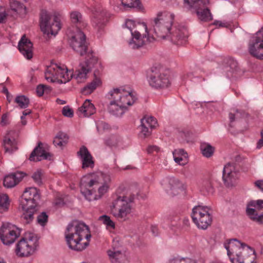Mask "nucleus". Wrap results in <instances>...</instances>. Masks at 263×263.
I'll return each instance as SVG.
<instances>
[{"label":"nucleus","instance_id":"9d476101","mask_svg":"<svg viewBox=\"0 0 263 263\" xmlns=\"http://www.w3.org/2000/svg\"><path fill=\"white\" fill-rule=\"evenodd\" d=\"M211 211L209 206L202 205H198L193 208L192 218L198 228L206 229L211 223Z\"/></svg>","mask_w":263,"mask_h":263},{"label":"nucleus","instance_id":"5701e85b","mask_svg":"<svg viewBox=\"0 0 263 263\" xmlns=\"http://www.w3.org/2000/svg\"><path fill=\"white\" fill-rule=\"evenodd\" d=\"M78 155L82 162V167L83 169L92 168L94 167L93 157L85 146H82L80 147L78 152Z\"/></svg>","mask_w":263,"mask_h":263},{"label":"nucleus","instance_id":"f704fd0d","mask_svg":"<svg viewBox=\"0 0 263 263\" xmlns=\"http://www.w3.org/2000/svg\"><path fill=\"white\" fill-rule=\"evenodd\" d=\"M200 150L203 156L206 158L211 157L215 152V147L209 143H203L200 145Z\"/></svg>","mask_w":263,"mask_h":263},{"label":"nucleus","instance_id":"dca6fc26","mask_svg":"<svg viewBox=\"0 0 263 263\" xmlns=\"http://www.w3.org/2000/svg\"><path fill=\"white\" fill-rule=\"evenodd\" d=\"M249 51L253 57L263 59V27L251 38L249 44Z\"/></svg>","mask_w":263,"mask_h":263},{"label":"nucleus","instance_id":"412c9836","mask_svg":"<svg viewBox=\"0 0 263 263\" xmlns=\"http://www.w3.org/2000/svg\"><path fill=\"white\" fill-rule=\"evenodd\" d=\"M111 249L107 251V255L111 263H128V258L124 252L116 247V241Z\"/></svg>","mask_w":263,"mask_h":263},{"label":"nucleus","instance_id":"4c0bfd02","mask_svg":"<svg viewBox=\"0 0 263 263\" xmlns=\"http://www.w3.org/2000/svg\"><path fill=\"white\" fill-rule=\"evenodd\" d=\"M31 177L36 184L38 185L42 184L44 177L43 171L41 169H37L32 173Z\"/></svg>","mask_w":263,"mask_h":263},{"label":"nucleus","instance_id":"3c124183","mask_svg":"<svg viewBox=\"0 0 263 263\" xmlns=\"http://www.w3.org/2000/svg\"><path fill=\"white\" fill-rule=\"evenodd\" d=\"M46 86L44 85H40L36 87V93L39 96L43 95Z\"/></svg>","mask_w":263,"mask_h":263},{"label":"nucleus","instance_id":"09e8293b","mask_svg":"<svg viewBox=\"0 0 263 263\" xmlns=\"http://www.w3.org/2000/svg\"><path fill=\"white\" fill-rule=\"evenodd\" d=\"M63 115L67 117L71 118L73 116V111L69 106H66L63 107L62 109Z\"/></svg>","mask_w":263,"mask_h":263},{"label":"nucleus","instance_id":"4468645a","mask_svg":"<svg viewBox=\"0 0 263 263\" xmlns=\"http://www.w3.org/2000/svg\"><path fill=\"white\" fill-rule=\"evenodd\" d=\"M68 35L70 46L80 55H83L87 50L85 35L79 28L74 31L69 30Z\"/></svg>","mask_w":263,"mask_h":263},{"label":"nucleus","instance_id":"20e7f679","mask_svg":"<svg viewBox=\"0 0 263 263\" xmlns=\"http://www.w3.org/2000/svg\"><path fill=\"white\" fill-rule=\"evenodd\" d=\"M106 96L109 100L107 110L117 117L122 116L127 107L132 105L136 100L135 93L129 88L124 87L112 88Z\"/></svg>","mask_w":263,"mask_h":263},{"label":"nucleus","instance_id":"7c9ffc66","mask_svg":"<svg viewBox=\"0 0 263 263\" xmlns=\"http://www.w3.org/2000/svg\"><path fill=\"white\" fill-rule=\"evenodd\" d=\"M22 198L26 200L37 201L40 198V195L36 187H29L26 189L22 195Z\"/></svg>","mask_w":263,"mask_h":263},{"label":"nucleus","instance_id":"f257e3e1","mask_svg":"<svg viewBox=\"0 0 263 263\" xmlns=\"http://www.w3.org/2000/svg\"><path fill=\"white\" fill-rule=\"evenodd\" d=\"M111 183L109 173L96 171L83 176L80 182L81 193L89 201L98 200L108 191Z\"/></svg>","mask_w":263,"mask_h":263},{"label":"nucleus","instance_id":"052dcab7","mask_svg":"<svg viewBox=\"0 0 263 263\" xmlns=\"http://www.w3.org/2000/svg\"><path fill=\"white\" fill-rule=\"evenodd\" d=\"M57 102L59 104H61V105H63L66 103V102L64 100H61L59 99H57Z\"/></svg>","mask_w":263,"mask_h":263},{"label":"nucleus","instance_id":"0eeeda50","mask_svg":"<svg viewBox=\"0 0 263 263\" xmlns=\"http://www.w3.org/2000/svg\"><path fill=\"white\" fill-rule=\"evenodd\" d=\"M125 27L130 31L131 38L128 40L129 46L133 49L143 46L146 42H152L155 40L151 31L147 29L145 23L139 20H127Z\"/></svg>","mask_w":263,"mask_h":263},{"label":"nucleus","instance_id":"1a4fd4ad","mask_svg":"<svg viewBox=\"0 0 263 263\" xmlns=\"http://www.w3.org/2000/svg\"><path fill=\"white\" fill-rule=\"evenodd\" d=\"M39 246L36 234L27 232L16 245L15 253L18 257H29L34 253Z\"/></svg>","mask_w":263,"mask_h":263},{"label":"nucleus","instance_id":"6e6552de","mask_svg":"<svg viewBox=\"0 0 263 263\" xmlns=\"http://www.w3.org/2000/svg\"><path fill=\"white\" fill-rule=\"evenodd\" d=\"M134 199V195L118 196L110 206L111 214L116 218L123 221L128 219L133 213L132 202Z\"/></svg>","mask_w":263,"mask_h":263},{"label":"nucleus","instance_id":"f3484780","mask_svg":"<svg viewBox=\"0 0 263 263\" xmlns=\"http://www.w3.org/2000/svg\"><path fill=\"white\" fill-rule=\"evenodd\" d=\"M246 213L251 220L258 223L262 224L263 200H253L249 202L247 206Z\"/></svg>","mask_w":263,"mask_h":263},{"label":"nucleus","instance_id":"a211bd4d","mask_svg":"<svg viewBox=\"0 0 263 263\" xmlns=\"http://www.w3.org/2000/svg\"><path fill=\"white\" fill-rule=\"evenodd\" d=\"M160 183L164 190L173 194L178 193L184 189L183 182L174 177H164L160 181Z\"/></svg>","mask_w":263,"mask_h":263},{"label":"nucleus","instance_id":"0e129e2a","mask_svg":"<svg viewBox=\"0 0 263 263\" xmlns=\"http://www.w3.org/2000/svg\"><path fill=\"white\" fill-rule=\"evenodd\" d=\"M4 91L7 94V95H8V92L7 89H4Z\"/></svg>","mask_w":263,"mask_h":263},{"label":"nucleus","instance_id":"c03bdc74","mask_svg":"<svg viewBox=\"0 0 263 263\" xmlns=\"http://www.w3.org/2000/svg\"><path fill=\"white\" fill-rule=\"evenodd\" d=\"M123 5L128 7H137L139 5V0H121Z\"/></svg>","mask_w":263,"mask_h":263},{"label":"nucleus","instance_id":"bf43d9fd","mask_svg":"<svg viewBox=\"0 0 263 263\" xmlns=\"http://www.w3.org/2000/svg\"><path fill=\"white\" fill-rule=\"evenodd\" d=\"M31 111L30 109H26L23 112L22 116H23V117H25V116L29 115L31 113Z\"/></svg>","mask_w":263,"mask_h":263},{"label":"nucleus","instance_id":"de8ad7c7","mask_svg":"<svg viewBox=\"0 0 263 263\" xmlns=\"http://www.w3.org/2000/svg\"><path fill=\"white\" fill-rule=\"evenodd\" d=\"M48 216L45 213H42L37 217V222L41 226H44L47 221Z\"/></svg>","mask_w":263,"mask_h":263},{"label":"nucleus","instance_id":"c85d7f7f","mask_svg":"<svg viewBox=\"0 0 263 263\" xmlns=\"http://www.w3.org/2000/svg\"><path fill=\"white\" fill-rule=\"evenodd\" d=\"M24 177V174L21 172L7 175L4 179V185L8 188L12 187L16 185Z\"/></svg>","mask_w":263,"mask_h":263},{"label":"nucleus","instance_id":"338daca9","mask_svg":"<svg viewBox=\"0 0 263 263\" xmlns=\"http://www.w3.org/2000/svg\"><path fill=\"white\" fill-rule=\"evenodd\" d=\"M146 197V195H144V196H143V197H141V198H144V197Z\"/></svg>","mask_w":263,"mask_h":263},{"label":"nucleus","instance_id":"e2e57ef3","mask_svg":"<svg viewBox=\"0 0 263 263\" xmlns=\"http://www.w3.org/2000/svg\"><path fill=\"white\" fill-rule=\"evenodd\" d=\"M0 263H6L4 259L0 257Z\"/></svg>","mask_w":263,"mask_h":263},{"label":"nucleus","instance_id":"ea45409f","mask_svg":"<svg viewBox=\"0 0 263 263\" xmlns=\"http://www.w3.org/2000/svg\"><path fill=\"white\" fill-rule=\"evenodd\" d=\"M96 127L98 133H103L109 129V125L102 120H99L96 122Z\"/></svg>","mask_w":263,"mask_h":263},{"label":"nucleus","instance_id":"a19ab883","mask_svg":"<svg viewBox=\"0 0 263 263\" xmlns=\"http://www.w3.org/2000/svg\"><path fill=\"white\" fill-rule=\"evenodd\" d=\"M170 263H198V262L187 257H177L172 259Z\"/></svg>","mask_w":263,"mask_h":263},{"label":"nucleus","instance_id":"864d4df0","mask_svg":"<svg viewBox=\"0 0 263 263\" xmlns=\"http://www.w3.org/2000/svg\"><path fill=\"white\" fill-rule=\"evenodd\" d=\"M255 186L259 190L263 191V180H259L255 182Z\"/></svg>","mask_w":263,"mask_h":263},{"label":"nucleus","instance_id":"9b49d317","mask_svg":"<svg viewBox=\"0 0 263 263\" xmlns=\"http://www.w3.org/2000/svg\"><path fill=\"white\" fill-rule=\"evenodd\" d=\"M147 81L151 86L156 89L167 88L171 83L169 71L156 67L152 69Z\"/></svg>","mask_w":263,"mask_h":263},{"label":"nucleus","instance_id":"6e6d98bb","mask_svg":"<svg viewBox=\"0 0 263 263\" xmlns=\"http://www.w3.org/2000/svg\"><path fill=\"white\" fill-rule=\"evenodd\" d=\"M7 120H8V115L7 114H4L2 116V123L4 125H6L7 123Z\"/></svg>","mask_w":263,"mask_h":263},{"label":"nucleus","instance_id":"f8f14e48","mask_svg":"<svg viewBox=\"0 0 263 263\" xmlns=\"http://www.w3.org/2000/svg\"><path fill=\"white\" fill-rule=\"evenodd\" d=\"M184 3L194 10L200 21L207 22L213 20V15L208 8L210 0H184Z\"/></svg>","mask_w":263,"mask_h":263},{"label":"nucleus","instance_id":"37998d69","mask_svg":"<svg viewBox=\"0 0 263 263\" xmlns=\"http://www.w3.org/2000/svg\"><path fill=\"white\" fill-rule=\"evenodd\" d=\"M203 192L208 195H213L214 189L210 182H206L203 186Z\"/></svg>","mask_w":263,"mask_h":263},{"label":"nucleus","instance_id":"7ed1b4c3","mask_svg":"<svg viewBox=\"0 0 263 263\" xmlns=\"http://www.w3.org/2000/svg\"><path fill=\"white\" fill-rule=\"evenodd\" d=\"M89 70L82 63L74 73L69 70L64 65L51 63L47 66L45 71V78L47 81L58 84L66 83L72 78L81 83L87 78Z\"/></svg>","mask_w":263,"mask_h":263},{"label":"nucleus","instance_id":"6ab92c4d","mask_svg":"<svg viewBox=\"0 0 263 263\" xmlns=\"http://www.w3.org/2000/svg\"><path fill=\"white\" fill-rule=\"evenodd\" d=\"M21 205L23 210L22 217L27 223H29L33 219V215L37 211L36 201L22 198Z\"/></svg>","mask_w":263,"mask_h":263},{"label":"nucleus","instance_id":"423d86ee","mask_svg":"<svg viewBox=\"0 0 263 263\" xmlns=\"http://www.w3.org/2000/svg\"><path fill=\"white\" fill-rule=\"evenodd\" d=\"M223 246L232 263H254L255 252L250 246L236 239L226 240Z\"/></svg>","mask_w":263,"mask_h":263},{"label":"nucleus","instance_id":"680f3d73","mask_svg":"<svg viewBox=\"0 0 263 263\" xmlns=\"http://www.w3.org/2000/svg\"><path fill=\"white\" fill-rule=\"evenodd\" d=\"M21 122H22V123L23 125H25L26 124V123H27V121L26 120H25L24 119H25V117H23V116H21Z\"/></svg>","mask_w":263,"mask_h":263},{"label":"nucleus","instance_id":"c756f323","mask_svg":"<svg viewBox=\"0 0 263 263\" xmlns=\"http://www.w3.org/2000/svg\"><path fill=\"white\" fill-rule=\"evenodd\" d=\"M174 160L176 163L184 165L187 162V154L183 149H176L173 152Z\"/></svg>","mask_w":263,"mask_h":263},{"label":"nucleus","instance_id":"4d7b16f0","mask_svg":"<svg viewBox=\"0 0 263 263\" xmlns=\"http://www.w3.org/2000/svg\"><path fill=\"white\" fill-rule=\"evenodd\" d=\"M6 18V14L5 12L0 13V23L4 22Z\"/></svg>","mask_w":263,"mask_h":263},{"label":"nucleus","instance_id":"49530a36","mask_svg":"<svg viewBox=\"0 0 263 263\" xmlns=\"http://www.w3.org/2000/svg\"><path fill=\"white\" fill-rule=\"evenodd\" d=\"M93 23L95 24V27L97 28L98 30L101 29L105 25L106 21L103 20V21L101 20V18L99 17H97L95 18L93 21Z\"/></svg>","mask_w":263,"mask_h":263},{"label":"nucleus","instance_id":"a18cd8bd","mask_svg":"<svg viewBox=\"0 0 263 263\" xmlns=\"http://www.w3.org/2000/svg\"><path fill=\"white\" fill-rule=\"evenodd\" d=\"M140 136L143 138L148 136L149 135H150V134L151 133V132L150 130V129H151L146 126H142L141 125V126L140 127Z\"/></svg>","mask_w":263,"mask_h":263},{"label":"nucleus","instance_id":"69168bd1","mask_svg":"<svg viewBox=\"0 0 263 263\" xmlns=\"http://www.w3.org/2000/svg\"><path fill=\"white\" fill-rule=\"evenodd\" d=\"M7 99H8V101H9V102H10L11 100H10V98H9V96H8V95H7Z\"/></svg>","mask_w":263,"mask_h":263},{"label":"nucleus","instance_id":"aec40b11","mask_svg":"<svg viewBox=\"0 0 263 263\" xmlns=\"http://www.w3.org/2000/svg\"><path fill=\"white\" fill-rule=\"evenodd\" d=\"M82 63L89 71L93 69V71H99L102 72L103 66L101 61L97 54L92 51H88L86 53L85 60Z\"/></svg>","mask_w":263,"mask_h":263},{"label":"nucleus","instance_id":"f03ea898","mask_svg":"<svg viewBox=\"0 0 263 263\" xmlns=\"http://www.w3.org/2000/svg\"><path fill=\"white\" fill-rule=\"evenodd\" d=\"M174 15L168 12H159L152 22L153 31L159 39L169 40L177 45H183L187 41V34L180 30L172 31Z\"/></svg>","mask_w":263,"mask_h":263},{"label":"nucleus","instance_id":"603ef678","mask_svg":"<svg viewBox=\"0 0 263 263\" xmlns=\"http://www.w3.org/2000/svg\"><path fill=\"white\" fill-rule=\"evenodd\" d=\"M213 24L218 26V27H227L228 26L227 23L226 22H222L219 21H216L214 22Z\"/></svg>","mask_w":263,"mask_h":263},{"label":"nucleus","instance_id":"72a5a7b5","mask_svg":"<svg viewBox=\"0 0 263 263\" xmlns=\"http://www.w3.org/2000/svg\"><path fill=\"white\" fill-rule=\"evenodd\" d=\"M68 139V137L66 134L60 132L54 137L53 143L55 146L62 147L67 143Z\"/></svg>","mask_w":263,"mask_h":263},{"label":"nucleus","instance_id":"a878e982","mask_svg":"<svg viewBox=\"0 0 263 263\" xmlns=\"http://www.w3.org/2000/svg\"><path fill=\"white\" fill-rule=\"evenodd\" d=\"M237 178L238 174L235 167L230 163L226 165L223 170V179L225 183L228 186L232 185Z\"/></svg>","mask_w":263,"mask_h":263},{"label":"nucleus","instance_id":"2f4dec72","mask_svg":"<svg viewBox=\"0 0 263 263\" xmlns=\"http://www.w3.org/2000/svg\"><path fill=\"white\" fill-rule=\"evenodd\" d=\"M25 0H10V5L12 10L19 14L26 13V7L24 4Z\"/></svg>","mask_w":263,"mask_h":263},{"label":"nucleus","instance_id":"c9c22d12","mask_svg":"<svg viewBox=\"0 0 263 263\" xmlns=\"http://www.w3.org/2000/svg\"><path fill=\"white\" fill-rule=\"evenodd\" d=\"M99 220L106 226V229L108 231H112L115 229V223L108 216L102 215L99 218Z\"/></svg>","mask_w":263,"mask_h":263},{"label":"nucleus","instance_id":"b1692460","mask_svg":"<svg viewBox=\"0 0 263 263\" xmlns=\"http://www.w3.org/2000/svg\"><path fill=\"white\" fill-rule=\"evenodd\" d=\"M18 48L20 52L27 59H30L33 55V45L31 41L23 35L18 44Z\"/></svg>","mask_w":263,"mask_h":263},{"label":"nucleus","instance_id":"2eb2a0df","mask_svg":"<svg viewBox=\"0 0 263 263\" xmlns=\"http://www.w3.org/2000/svg\"><path fill=\"white\" fill-rule=\"evenodd\" d=\"M21 229L11 223H4L0 228V239L5 245L15 242L21 235Z\"/></svg>","mask_w":263,"mask_h":263},{"label":"nucleus","instance_id":"58836bf2","mask_svg":"<svg viewBox=\"0 0 263 263\" xmlns=\"http://www.w3.org/2000/svg\"><path fill=\"white\" fill-rule=\"evenodd\" d=\"M15 102L18 104L20 107L25 108L28 107L29 101L28 98L24 96H19L15 99Z\"/></svg>","mask_w":263,"mask_h":263},{"label":"nucleus","instance_id":"bb28decb","mask_svg":"<svg viewBox=\"0 0 263 263\" xmlns=\"http://www.w3.org/2000/svg\"><path fill=\"white\" fill-rule=\"evenodd\" d=\"M3 146L6 152L11 154L17 149V142L13 132H8L3 139Z\"/></svg>","mask_w":263,"mask_h":263},{"label":"nucleus","instance_id":"79ce46f5","mask_svg":"<svg viewBox=\"0 0 263 263\" xmlns=\"http://www.w3.org/2000/svg\"><path fill=\"white\" fill-rule=\"evenodd\" d=\"M70 19L73 23H80L82 21V16L80 12L73 11L70 13Z\"/></svg>","mask_w":263,"mask_h":263},{"label":"nucleus","instance_id":"8fccbe9b","mask_svg":"<svg viewBox=\"0 0 263 263\" xmlns=\"http://www.w3.org/2000/svg\"><path fill=\"white\" fill-rule=\"evenodd\" d=\"M147 152L148 154H153L154 152H158L159 151V148L155 145H149L146 149Z\"/></svg>","mask_w":263,"mask_h":263},{"label":"nucleus","instance_id":"393cba45","mask_svg":"<svg viewBox=\"0 0 263 263\" xmlns=\"http://www.w3.org/2000/svg\"><path fill=\"white\" fill-rule=\"evenodd\" d=\"M102 73L99 71H93L92 80L86 85L82 89V92L85 95L90 94L97 88L102 85Z\"/></svg>","mask_w":263,"mask_h":263},{"label":"nucleus","instance_id":"774afa93","mask_svg":"<svg viewBox=\"0 0 263 263\" xmlns=\"http://www.w3.org/2000/svg\"><path fill=\"white\" fill-rule=\"evenodd\" d=\"M263 2V0H261Z\"/></svg>","mask_w":263,"mask_h":263},{"label":"nucleus","instance_id":"e433bc0d","mask_svg":"<svg viewBox=\"0 0 263 263\" xmlns=\"http://www.w3.org/2000/svg\"><path fill=\"white\" fill-rule=\"evenodd\" d=\"M141 125L152 129L156 127L157 121L152 116H146L141 120Z\"/></svg>","mask_w":263,"mask_h":263},{"label":"nucleus","instance_id":"4be33fe9","mask_svg":"<svg viewBox=\"0 0 263 263\" xmlns=\"http://www.w3.org/2000/svg\"><path fill=\"white\" fill-rule=\"evenodd\" d=\"M51 159V155L41 143H39L38 146L32 152L29 158V160L33 161H38L43 160H50Z\"/></svg>","mask_w":263,"mask_h":263},{"label":"nucleus","instance_id":"ddd939ff","mask_svg":"<svg viewBox=\"0 0 263 263\" xmlns=\"http://www.w3.org/2000/svg\"><path fill=\"white\" fill-rule=\"evenodd\" d=\"M40 27L42 31L48 36H55L61 29L58 18L46 11H42L40 18Z\"/></svg>","mask_w":263,"mask_h":263},{"label":"nucleus","instance_id":"cd10ccee","mask_svg":"<svg viewBox=\"0 0 263 263\" xmlns=\"http://www.w3.org/2000/svg\"><path fill=\"white\" fill-rule=\"evenodd\" d=\"M96 112V108L91 101L85 100L82 105L80 107L77 111L78 116L80 117H88Z\"/></svg>","mask_w":263,"mask_h":263},{"label":"nucleus","instance_id":"39448f33","mask_svg":"<svg viewBox=\"0 0 263 263\" xmlns=\"http://www.w3.org/2000/svg\"><path fill=\"white\" fill-rule=\"evenodd\" d=\"M65 235L69 248L77 251H83L89 245L91 237L88 226L78 221L68 224Z\"/></svg>","mask_w":263,"mask_h":263},{"label":"nucleus","instance_id":"473e14b6","mask_svg":"<svg viewBox=\"0 0 263 263\" xmlns=\"http://www.w3.org/2000/svg\"><path fill=\"white\" fill-rule=\"evenodd\" d=\"M10 204V200L6 194H0V213H5L8 211Z\"/></svg>","mask_w":263,"mask_h":263},{"label":"nucleus","instance_id":"13d9d810","mask_svg":"<svg viewBox=\"0 0 263 263\" xmlns=\"http://www.w3.org/2000/svg\"><path fill=\"white\" fill-rule=\"evenodd\" d=\"M238 112H237V113L235 115L233 114L232 113H230L229 114V118L231 122L233 121L235 119V117H238Z\"/></svg>","mask_w":263,"mask_h":263},{"label":"nucleus","instance_id":"5fc2aeb1","mask_svg":"<svg viewBox=\"0 0 263 263\" xmlns=\"http://www.w3.org/2000/svg\"><path fill=\"white\" fill-rule=\"evenodd\" d=\"M261 138L259 140L257 144V148H260L263 146V130L260 133Z\"/></svg>","mask_w":263,"mask_h":263}]
</instances>
